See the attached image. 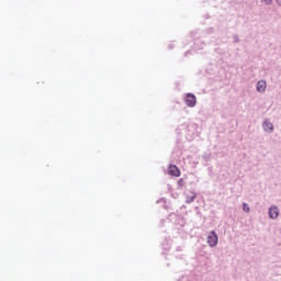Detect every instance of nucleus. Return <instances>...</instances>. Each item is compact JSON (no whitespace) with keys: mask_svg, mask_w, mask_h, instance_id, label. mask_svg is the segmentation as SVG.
I'll return each mask as SVG.
<instances>
[{"mask_svg":"<svg viewBox=\"0 0 281 281\" xmlns=\"http://www.w3.org/2000/svg\"><path fill=\"white\" fill-rule=\"evenodd\" d=\"M207 245L210 247H216L218 245V235H216V232L212 231L207 236Z\"/></svg>","mask_w":281,"mask_h":281,"instance_id":"obj_1","label":"nucleus"},{"mask_svg":"<svg viewBox=\"0 0 281 281\" xmlns=\"http://www.w3.org/2000/svg\"><path fill=\"white\" fill-rule=\"evenodd\" d=\"M184 102L187 106H190V108L196 106V97L192 93H188L186 95Z\"/></svg>","mask_w":281,"mask_h":281,"instance_id":"obj_2","label":"nucleus"},{"mask_svg":"<svg viewBox=\"0 0 281 281\" xmlns=\"http://www.w3.org/2000/svg\"><path fill=\"white\" fill-rule=\"evenodd\" d=\"M168 172L171 177H181V170H179V167L175 165L169 166Z\"/></svg>","mask_w":281,"mask_h":281,"instance_id":"obj_3","label":"nucleus"},{"mask_svg":"<svg viewBox=\"0 0 281 281\" xmlns=\"http://www.w3.org/2000/svg\"><path fill=\"white\" fill-rule=\"evenodd\" d=\"M257 91L259 93H265V91H267V81H265V80L258 81V83H257Z\"/></svg>","mask_w":281,"mask_h":281,"instance_id":"obj_4","label":"nucleus"},{"mask_svg":"<svg viewBox=\"0 0 281 281\" xmlns=\"http://www.w3.org/2000/svg\"><path fill=\"white\" fill-rule=\"evenodd\" d=\"M269 216H270V218H278V216H280V210H278L277 206L270 207Z\"/></svg>","mask_w":281,"mask_h":281,"instance_id":"obj_5","label":"nucleus"},{"mask_svg":"<svg viewBox=\"0 0 281 281\" xmlns=\"http://www.w3.org/2000/svg\"><path fill=\"white\" fill-rule=\"evenodd\" d=\"M196 199V193L189 191L187 193L186 203H192Z\"/></svg>","mask_w":281,"mask_h":281,"instance_id":"obj_6","label":"nucleus"},{"mask_svg":"<svg viewBox=\"0 0 281 281\" xmlns=\"http://www.w3.org/2000/svg\"><path fill=\"white\" fill-rule=\"evenodd\" d=\"M263 130L267 131L268 133H271L273 131V124L269 121H266L263 123Z\"/></svg>","mask_w":281,"mask_h":281,"instance_id":"obj_7","label":"nucleus"},{"mask_svg":"<svg viewBox=\"0 0 281 281\" xmlns=\"http://www.w3.org/2000/svg\"><path fill=\"white\" fill-rule=\"evenodd\" d=\"M249 210H250V209H249V204L244 203V204H243V211H244V212H249Z\"/></svg>","mask_w":281,"mask_h":281,"instance_id":"obj_8","label":"nucleus"},{"mask_svg":"<svg viewBox=\"0 0 281 281\" xmlns=\"http://www.w3.org/2000/svg\"><path fill=\"white\" fill-rule=\"evenodd\" d=\"M272 2L273 0H263V3H266V5H271Z\"/></svg>","mask_w":281,"mask_h":281,"instance_id":"obj_9","label":"nucleus"},{"mask_svg":"<svg viewBox=\"0 0 281 281\" xmlns=\"http://www.w3.org/2000/svg\"><path fill=\"white\" fill-rule=\"evenodd\" d=\"M278 5H281V0H277Z\"/></svg>","mask_w":281,"mask_h":281,"instance_id":"obj_10","label":"nucleus"}]
</instances>
